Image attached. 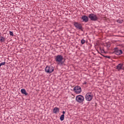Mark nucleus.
I'll return each instance as SVG.
<instances>
[{"label": "nucleus", "instance_id": "1a4fd4ad", "mask_svg": "<svg viewBox=\"0 0 124 124\" xmlns=\"http://www.w3.org/2000/svg\"><path fill=\"white\" fill-rule=\"evenodd\" d=\"M81 19L82 20L83 22H85V23L89 22V17H88L87 16H83L81 17Z\"/></svg>", "mask_w": 124, "mask_h": 124}, {"label": "nucleus", "instance_id": "6e6552de", "mask_svg": "<svg viewBox=\"0 0 124 124\" xmlns=\"http://www.w3.org/2000/svg\"><path fill=\"white\" fill-rule=\"evenodd\" d=\"M114 53L117 56H120L123 54V50L119 49V48L116 47L114 49Z\"/></svg>", "mask_w": 124, "mask_h": 124}, {"label": "nucleus", "instance_id": "4468645a", "mask_svg": "<svg viewBox=\"0 0 124 124\" xmlns=\"http://www.w3.org/2000/svg\"><path fill=\"white\" fill-rule=\"evenodd\" d=\"M116 22L117 23H118L119 24H122V23H123V22H124L123 20L122 19H118L116 20Z\"/></svg>", "mask_w": 124, "mask_h": 124}, {"label": "nucleus", "instance_id": "9d476101", "mask_svg": "<svg viewBox=\"0 0 124 124\" xmlns=\"http://www.w3.org/2000/svg\"><path fill=\"white\" fill-rule=\"evenodd\" d=\"M60 112V108L58 107H55L53 109V112L54 114H57V113H59Z\"/></svg>", "mask_w": 124, "mask_h": 124}, {"label": "nucleus", "instance_id": "aec40b11", "mask_svg": "<svg viewBox=\"0 0 124 124\" xmlns=\"http://www.w3.org/2000/svg\"><path fill=\"white\" fill-rule=\"evenodd\" d=\"M10 35H11V36H14V34H13V32L10 31Z\"/></svg>", "mask_w": 124, "mask_h": 124}, {"label": "nucleus", "instance_id": "f257e3e1", "mask_svg": "<svg viewBox=\"0 0 124 124\" xmlns=\"http://www.w3.org/2000/svg\"><path fill=\"white\" fill-rule=\"evenodd\" d=\"M55 60L56 62H58V64H61V65L64 63L65 62V59H63V57L61 55H58L55 57Z\"/></svg>", "mask_w": 124, "mask_h": 124}, {"label": "nucleus", "instance_id": "39448f33", "mask_svg": "<svg viewBox=\"0 0 124 124\" xmlns=\"http://www.w3.org/2000/svg\"><path fill=\"white\" fill-rule=\"evenodd\" d=\"M73 25L78 30H80L81 31H84V30H83V26L81 23L74 22Z\"/></svg>", "mask_w": 124, "mask_h": 124}, {"label": "nucleus", "instance_id": "6ab92c4d", "mask_svg": "<svg viewBox=\"0 0 124 124\" xmlns=\"http://www.w3.org/2000/svg\"><path fill=\"white\" fill-rule=\"evenodd\" d=\"M5 64V62H2L0 63V67L1 66V65H4Z\"/></svg>", "mask_w": 124, "mask_h": 124}, {"label": "nucleus", "instance_id": "ddd939ff", "mask_svg": "<svg viewBox=\"0 0 124 124\" xmlns=\"http://www.w3.org/2000/svg\"><path fill=\"white\" fill-rule=\"evenodd\" d=\"M4 41H5V38L0 36V42L2 43V42H4Z\"/></svg>", "mask_w": 124, "mask_h": 124}, {"label": "nucleus", "instance_id": "0eeeda50", "mask_svg": "<svg viewBox=\"0 0 124 124\" xmlns=\"http://www.w3.org/2000/svg\"><path fill=\"white\" fill-rule=\"evenodd\" d=\"M74 91L75 93H81V92H82V89L81 88V87L77 86L74 88Z\"/></svg>", "mask_w": 124, "mask_h": 124}, {"label": "nucleus", "instance_id": "f03ea898", "mask_svg": "<svg viewBox=\"0 0 124 124\" xmlns=\"http://www.w3.org/2000/svg\"><path fill=\"white\" fill-rule=\"evenodd\" d=\"M76 100L78 103H83L85 101V97L82 95H78L76 97Z\"/></svg>", "mask_w": 124, "mask_h": 124}, {"label": "nucleus", "instance_id": "423d86ee", "mask_svg": "<svg viewBox=\"0 0 124 124\" xmlns=\"http://www.w3.org/2000/svg\"><path fill=\"white\" fill-rule=\"evenodd\" d=\"M54 70V67H53L52 66H46L45 68V72H46V73H52V72H53Z\"/></svg>", "mask_w": 124, "mask_h": 124}, {"label": "nucleus", "instance_id": "412c9836", "mask_svg": "<svg viewBox=\"0 0 124 124\" xmlns=\"http://www.w3.org/2000/svg\"><path fill=\"white\" fill-rule=\"evenodd\" d=\"M62 114H63V115H64V114H65V111H62Z\"/></svg>", "mask_w": 124, "mask_h": 124}, {"label": "nucleus", "instance_id": "7ed1b4c3", "mask_svg": "<svg viewBox=\"0 0 124 124\" xmlns=\"http://www.w3.org/2000/svg\"><path fill=\"white\" fill-rule=\"evenodd\" d=\"M88 18L90 19L91 21H97L98 20V17L94 14H90L88 16Z\"/></svg>", "mask_w": 124, "mask_h": 124}, {"label": "nucleus", "instance_id": "f3484780", "mask_svg": "<svg viewBox=\"0 0 124 124\" xmlns=\"http://www.w3.org/2000/svg\"><path fill=\"white\" fill-rule=\"evenodd\" d=\"M81 44H85V43H86V40H85L84 39H82L81 40Z\"/></svg>", "mask_w": 124, "mask_h": 124}, {"label": "nucleus", "instance_id": "dca6fc26", "mask_svg": "<svg viewBox=\"0 0 124 124\" xmlns=\"http://www.w3.org/2000/svg\"><path fill=\"white\" fill-rule=\"evenodd\" d=\"M61 121H63L64 120V114H62L60 117Z\"/></svg>", "mask_w": 124, "mask_h": 124}, {"label": "nucleus", "instance_id": "20e7f679", "mask_svg": "<svg viewBox=\"0 0 124 124\" xmlns=\"http://www.w3.org/2000/svg\"><path fill=\"white\" fill-rule=\"evenodd\" d=\"M93 98V95L92 93H88L85 95V99L87 101H92Z\"/></svg>", "mask_w": 124, "mask_h": 124}, {"label": "nucleus", "instance_id": "9b49d317", "mask_svg": "<svg viewBox=\"0 0 124 124\" xmlns=\"http://www.w3.org/2000/svg\"><path fill=\"white\" fill-rule=\"evenodd\" d=\"M122 67H123V64L120 63L116 66V69H117L118 71H120L121 69H122Z\"/></svg>", "mask_w": 124, "mask_h": 124}, {"label": "nucleus", "instance_id": "4be33fe9", "mask_svg": "<svg viewBox=\"0 0 124 124\" xmlns=\"http://www.w3.org/2000/svg\"><path fill=\"white\" fill-rule=\"evenodd\" d=\"M83 85H87V82H84V83H83Z\"/></svg>", "mask_w": 124, "mask_h": 124}, {"label": "nucleus", "instance_id": "2eb2a0df", "mask_svg": "<svg viewBox=\"0 0 124 124\" xmlns=\"http://www.w3.org/2000/svg\"><path fill=\"white\" fill-rule=\"evenodd\" d=\"M97 52L99 54H100L101 55H102V56H103L104 57V58H108V59H111V57L108 56H104V55L101 54V53H100V52H99V51H98V50H97Z\"/></svg>", "mask_w": 124, "mask_h": 124}, {"label": "nucleus", "instance_id": "a211bd4d", "mask_svg": "<svg viewBox=\"0 0 124 124\" xmlns=\"http://www.w3.org/2000/svg\"><path fill=\"white\" fill-rule=\"evenodd\" d=\"M100 50L101 51V53H105V51H104V49H101V48H100Z\"/></svg>", "mask_w": 124, "mask_h": 124}, {"label": "nucleus", "instance_id": "f8f14e48", "mask_svg": "<svg viewBox=\"0 0 124 124\" xmlns=\"http://www.w3.org/2000/svg\"><path fill=\"white\" fill-rule=\"evenodd\" d=\"M21 93L23 94H25V95H28V93L25 89H23L21 90Z\"/></svg>", "mask_w": 124, "mask_h": 124}]
</instances>
